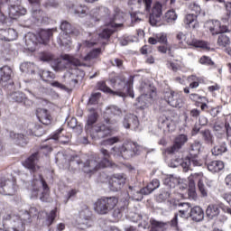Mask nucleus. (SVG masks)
Masks as SVG:
<instances>
[{"label": "nucleus", "instance_id": "obj_1", "mask_svg": "<svg viewBox=\"0 0 231 231\" xmlns=\"http://www.w3.org/2000/svg\"><path fill=\"white\" fill-rule=\"evenodd\" d=\"M62 60H56L55 65L52 66L55 71H60V69L71 68L69 72L65 74V79H69L66 80L67 84H69V88H75L77 84H79V80H82L85 77V73L77 68L78 66H86V64L81 63L80 60L75 58L69 54H64L62 56Z\"/></svg>", "mask_w": 231, "mask_h": 231}, {"label": "nucleus", "instance_id": "obj_2", "mask_svg": "<svg viewBox=\"0 0 231 231\" xmlns=\"http://www.w3.org/2000/svg\"><path fill=\"white\" fill-rule=\"evenodd\" d=\"M111 84H114L115 89L116 91H113L104 81H99L97 83V89L103 91V93H111L112 95H116V97H121L122 98H125L127 95L131 97V98H134V92L133 91V84L134 82V76H130L128 80L125 82V79L122 77H116L110 79Z\"/></svg>", "mask_w": 231, "mask_h": 231}, {"label": "nucleus", "instance_id": "obj_3", "mask_svg": "<svg viewBox=\"0 0 231 231\" xmlns=\"http://www.w3.org/2000/svg\"><path fill=\"white\" fill-rule=\"evenodd\" d=\"M100 152L103 156L102 160L99 155L94 154L91 155L85 163L79 160L78 155L71 156L69 161L70 163H77L83 172L90 174V172H95L98 171V169H104V167H109V165H111V162H109V152L106 148H101Z\"/></svg>", "mask_w": 231, "mask_h": 231}, {"label": "nucleus", "instance_id": "obj_4", "mask_svg": "<svg viewBox=\"0 0 231 231\" xmlns=\"http://www.w3.org/2000/svg\"><path fill=\"white\" fill-rule=\"evenodd\" d=\"M40 41L37 40V36L33 33H29L25 36V50L28 51H35L37 50V43L46 44L47 41H50L53 37L52 30H42L39 33Z\"/></svg>", "mask_w": 231, "mask_h": 231}, {"label": "nucleus", "instance_id": "obj_5", "mask_svg": "<svg viewBox=\"0 0 231 231\" xmlns=\"http://www.w3.org/2000/svg\"><path fill=\"white\" fill-rule=\"evenodd\" d=\"M32 187V198L40 196L41 201H46V199H48V196H50V189L41 174L34 176Z\"/></svg>", "mask_w": 231, "mask_h": 231}, {"label": "nucleus", "instance_id": "obj_6", "mask_svg": "<svg viewBox=\"0 0 231 231\" xmlns=\"http://www.w3.org/2000/svg\"><path fill=\"white\" fill-rule=\"evenodd\" d=\"M118 205V198L116 197H104L97 200L94 204V210L97 214L104 216L109 214L111 210Z\"/></svg>", "mask_w": 231, "mask_h": 231}, {"label": "nucleus", "instance_id": "obj_7", "mask_svg": "<svg viewBox=\"0 0 231 231\" xmlns=\"http://www.w3.org/2000/svg\"><path fill=\"white\" fill-rule=\"evenodd\" d=\"M112 150L114 151V156H122L125 160H129L138 154L140 146L136 143L126 142L121 147H114Z\"/></svg>", "mask_w": 231, "mask_h": 231}, {"label": "nucleus", "instance_id": "obj_8", "mask_svg": "<svg viewBox=\"0 0 231 231\" xmlns=\"http://www.w3.org/2000/svg\"><path fill=\"white\" fill-rule=\"evenodd\" d=\"M189 10L193 13L185 16L184 23L187 24L189 28L196 30V28H199V23H198V15L201 14V6H199L198 3L193 2L189 5Z\"/></svg>", "mask_w": 231, "mask_h": 231}, {"label": "nucleus", "instance_id": "obj_9", "mask_svg": "<svg viewBox=\"0 0 231 231\" xmlns=\"http://www.w3.org/2000/svg\"><path fill=\"white\" fill-rule=\"evenodd\" d=\"M76 223L80 230H86V228H89V226L93 225V221L91 220V211H89L88 207H85L83 210L79 211Z\"/></svg>", "mask_w": 231, "mask_h": 231}, {"label": "nucleus", "instance_id": "obj_10", "mask_svg": "<svg viewBox=\"0 0 231 231\" xmlns=\"http://www.w3.org/2000/svg\"><path fill=\"white\" fill-rule=\"evenodd\" d=\"M140 91L141 96L138 97V102L143 104V106L151 104L152 100V94H154V91L151 88V85L143 82L141 83Z\"/></svg>", "mask_w": 231, "mask_h": 231}, {"label": "nucleus", "instance_id": "obj_11", "mask_svg": "<svg viewBox=\"0 0 231 231\" xmlns=\"http://www.w3.org/2000/svg\"><path fill=\"white\" fill-rule=\"evenodd\" d=\"M162 15H163V6L160 2H156L150 13L149 23L152 26H157L162 21Z\"/></svg>", "mask_w": 231, "mask_h": 231}, {"label": "nucleus", "instance_id": "obj_12", "mask_svg": "<svg viewBox=\"0 0 231 231\" xmlns=\"http://www.w3.org/2000/svg\"><path fill=\"white\" fill-rule=\"evenodd\" d=\"M5 221H13V223H19V221H21L22 223H23V226L24 225L28 224V223H32V221H33V219L32 218L30 213L28 211H24L19 214V216H12L10 214L7 215H4L3 216V222L5 223Z\"/></svg>", "mask_w": 231, "mask_h": 231}, {"label": "nucleus", "instance_id": "obj_13", "mask_svg": "<svg viewBox=\"0 0 231 231\" xmlns=\"http://www.w3.org/2000/svg\"><path fill=\"white\" fill-rule=\"evenodd\" d=\"M164 99L171 107H182L183 106V96L180 93L175 91L166 92Z\"/></svg>", "mask_w": 231, "mask_h": 231}, {"label": "nucleus", "instance_id": "obj_14", "mask_svg": "<svg viewBox=\"0 0 231 231\" xmlns=\"http://www.w3.org/2000/svg\"><path fill=\"white\" fill-rule=\"evenodd\" d=\"M187 142H189V137L186 134L177 135L173 141V145L166 149L167 154H174V152H180Z\"/></svg>", "mask_w": 231, "mask_h": 231}, {"label": "nucleus", "instance_id": "obj_15", "mask_svg": "<svg viewBox=\"0 0 231 231\" xmlns=\"http://www.w3.org/2000/svg\"><path fill=\"white\" fill-rule=\"evenodd\" d=\"M207 26L212 35H220V33H226L228 32V27L221 25V22L217 20L208 22Z\"/></svg>", "mask_w": 231, "mask_h": 231}, {"label": "nucleus", "instance_id": "obj_16", "mask_svg": "<svg viewBox=\"0 0 231 231\" xmlns=\"http://www.w3.org/2000/svg\"><path fill=\"white\" fill-rule=\"evenodd\" d=\"M42 0H29L32 5L31 15L34 21L42 23L44 21V12L39 9Z\"/></svg>", "mask_w": 231, "mask_h": 231}, {"label": "nucleus", "instance_id": "obj_17", "mask_svg": "<svg viewBox=\"0 0 231 231\" xmlns=\"http://www.w3.org/2000/svg\"><path fill=\"white\" fill-rule=\"evenodd\" d=\"M125 185V177L124 175H115L109 180V189L113 192H118Z\"/></svg>", "mask_w": 231, "mask_h": 231}, {"label": "nucleus", "instance_id": "obj_18", "mask_svg": "<svg viewBox=\"0 0 231 231\" xmlns=\"http://www.w3.org/2000/svg\"><path fill=\"white\" fill-rule=\"evenodd\" d=\"M10 19H17L20 15L26 14V9L21 5H15L14 4H9L7 11L5 12Z\"/></svg>", "mask_w": 231, "mask_h": 231}, {"label": "nucleus", "instance_id": "obj_19", "mask_svg": "<svg viewBox=\"0 0 231 231\" xmlns=\"http://www.w3.org/2000/svg\"><path fill=\"white\" fill-rule=\"evenodd\" d=\"M138 125H140L138 116L133 114H127L125 116L123 119V127H125V129H134V131H136Z\"/></svg>", "mask_w": 231, "mask_h": 231}, {"label": "nucleus", "instance_id": "obj_20", "mask_svg": "<svg viewBox=\"0 0 231 231\" xmlns=\"http://www.w3.org/2000/svg\"><path fill=\"white\" fill-rule=\"evenodd\" d=\"M39 162V153L35 152L32 153L29 158H27L23 162V165L25 169H29L31 172H37L40 167L37 165Z\"/></svg>", "mask_w": 231, "mask_h": 231}, {"label": "nucleus", "instance_id": "obj_21", "mask_svg": "<svg viewBox=\"0 0 231 231\" xmlns=\"http://www.w3.org/2000/svg\"><path fill=\"white\" fill-rule=\"evenodd\" d=\"M190 165H192V161H190V158H176L171 160L170 163V167H172L175 169L176 167H182L184 172H189L190 171Z\"/></svg>", "mask_w": 231, "mask_h": 231}, {"label": "nucleus", "instance_id": "obj_22", "mask_svg": "<svg viewBox=\"0 0 231 231\" xmlns=\"http://www.w3.org/2000/svg\"><path fill=\"white\" fill-rule=\"evenodd\" d=\"M92 21H100L102 17H107L109 15V9L105 6H99L93 8L89 13Z\"/></svg>", "mask_w": 231, "mask_h": 231}, {"label": "nucleus", "instance_id": "obj_23", "mask_svg": "<svg viewBox=\"0 0 231 231\" xmlns=\"http://www.w3.org/2000/svg\"><path fill=\"white\" fill-rule=\"evenodd\" d=\"M12 77H14V70H12V68L8 66L0 68V84L2 86H6V84L12 80Z\"/></svg>", "mask_w": 231, "mask_h": 231}, {"label": "nucleus", "instance_id": "obj_24", "mask_svg": "<svg viewBox=\"0 0 231 231\" xmlns=\"http://www.w3.org/2000/svg\"><path fill=\"white\" fill-rule=\"evenodd\" d=\"M186 46H194V48L208 50V43L203 41L196 40L191 33H187Z\"/></svg>", "mask_w": 231, "mask_h": 231}, {"label": "nucleus", "instance_id": "obj_25", "mask_svg": "<svg viewBox=\"0 0 231 231\" xmlns=\"http://www.w3.org/2000/svg\"><path fill=\"white\" fill-rule=\"evenodd\" d=\"M15 189H14V182L10 180L2 181L0 183V194L4 196H14Z\"/></svg>", "mask_w": 231, "mask_h": 231}, {"label": "nucleus", "instance_id": "obj_26", "mask_svg": "<svg viewBox=\"0 0 231 231\" xmlns=\"http://www.w3.org/2000/svg\"><path fill=\"white\" fill-rule=\"evenodd\" d=\"M213 130L217 136H221L225 132L226 133L227 138L230 136L231 127L229 123L223 124L221 122H216Z\"/></svg>", "mask_w": 231, "mask_h": 231}, {"label": "nucleus", "instance_id": "obj_27", "mask_svg": "<svg viewBox=\"0 0 231 231\" xmlns=\"http://www.w3.org/2000/svg\"><path fill=\"white\" fill-rule=\"evenodd\" d=\"M17 39V32L14 29H2L0 30V40L7 41L8 42Z\"/></svg>", "mask_w": 231, "mask_h": 231}, {"label": "nucleus", "instance_id": "obj_28", "mask_svg": "<svg viewBox=\"0 0 231 231\" xmlns=\"http://www.w3.org/2000/svg\"><path fill=\"white\" fill-rule=\"evenodd\" d=\"M36 115L38 120L43 124V125H50V124H51V116L48 114V110L44 108H38Z\"/></svg>", "mask_w": 231, "mask_h": 231}, {"label": "nucleus", "instance_id": "obj_29", "mask_svg": "<svg viewBox=\"0 0 231 231\" xmlns=\"http://www.w3.org/2000/svg\"><path fill=\"white\" fill-rule=\"evenodd\" d=\"M189 217H191L193 221H203L205 217V212H203V209L199 206H195L190 208Z\"/></svg>", "mask_w": 231, "mask_h": 231}, {"label": "nucleus", "instance_id": "obj_30", "mask_svg": "<svg viewBox=\"0 0 231 231\" xmlns=\"http://www.w3.org/2000/svg\"><path fill=\"white\" fill-rule=\"evenodd\" d=\"M125 18V13L122 12L120 9H116L111 26L114 28H120Z\"/></svg>", "mask_w": 231, "mask_h": 231}, {"label": "nucleus", "instance_id": "obj_31", "mask_svg": "<svg viewBox=\"0 0 231 231\" xmlns=\"http://www.w3.org/2000/svg\"><path fill=\"white\" fill-rule=\"evenodd\" d=\"M179 216L180 217H183L184 219H189L190 217V209L192 208V206H190V203H179Z\"/></svg>", "mask_w": 231, "mask_h": 231}, {"label": "nucleus", "instance_id": "obj_32", "mask_svg": "<svg viewBox=\"0 0 231 231\" xmlns=\"http://www.w3.org/2000/svg\"><path fill=\"white\" fill-rule=\"evenodd\" d=\"M128 5L130 6H135V8H142V5H144L146 12H149L152 5V0H129Z\"/></svg>", "mask_w": 231, "mask_h": 231}, {"label": "nucleus", "instance_id": "obj_33", "mask_svg": "<svg viewBox=\"0 0 231 231\" xmlns=\"http://www.w3.org/2000/svg\"><path fill=\"white\" fill-rule=\"evenodd\" d=\"M58 44L66 50L71 48V34L60 33L58 37Z\"/></svg>", "mask_w": 231, "mask_h": 231}, {"label": "nucleus", "instance_id": "obj_34", "mask_svg": "<svg viewBox=\"0 0 231 231\" xmlns=\"http://www.w3.org/2000/svg\"><path fill=\"white\" fill-rule=\"evenodd\" d=\"M159 188L160 180H158V179H154L144 189H141V194H151V192H154V190Z\"/></svg>", "mask_w": 231, "mask_h": 231}, {"label": "nucleus", "instance_id": "obj_35", "mask_svg": "<svg viewBox=\"0 0 231 231\" xmlns=\"http://www.w3.org/2000/svg\"><path fill=\"white\" fill-rule=\"evenodd\" d=\"M223 169H225V163L221 161H212L208 163L209 172H219V171H223Z\"/></svg>", "mask_w": 231, "mask_h": 231}, {"label": "nucleus", "instance_id": "obj_36", "mask_svg": "<svg viewBox=\"0 0 231 231\" xmlns=\"http://www.w3.org/2000/svg\"><path fill=\"white\" fill-rule=\"evenodd\" d=\"M180 184V179L170 176L164 179V189H168V190H171V189H175L176 185Z\"/></svg>", "mask_w": 231, "mask_h": 231}, {"label": "nucleus", "instance_id": "obj_37", "mask_svg": "<svg viewBox=\"0 0 231 231\" xmlns=\"http://www.w3.org/2000/svg\"><path fill=\"white\" fill-rule=\"evenodd\" d=\"M230 37L231 33L230 31L227 29L226 32L220 33V35L218 36L217 43L219 44V46L226 47L230 45Z\"/></svg>", "mask_w": 231, "mask_h": 231}, {"label": "nucleus", "instance_id": "obj_38", "mask_svg": "<svg viewBox=\"0 0 231 231\" xmlns=\"http://www.w3.org/2000/svg\"><path fill=\"white\" fill-rule=\"evenodd\" d=\"M205 180V176L203 172L191 173L190 176L188 177L189 185L196 186V181L199 183V181H203Z\"/></svg>", "mask_w": 231, "mask_h": 231}, {"label": "nucleus", "instance_id": "obj_39", "mask_svg": "<svg viewBox=\"0 0 231 231\" xmlns=\"http://www.w3.org/2000/svg\"><path fill=\"white\" fill-rule=\"evenodd\" d=\"M72 10L79 17H85L88 14V6L82 5H72Z\"/></svg>", "mask_w": 231, "mask_h": 231}, {"label": "nucleus", "instance_id": "obj_40", "mask_svg": "<svg viewBox=\"0 0 231 231\" xmlns=\"http://www.w3.org/2000/svg\"><path fill=\"white\" fill-rule=\"evenodd\" d=\"M206 214L209 219H214L219 216V207L217 205H209L206 210Z\"/></svg>", "mask_w": 231, "mask_h": 231}, {"label": "nucleus", "instance_id": "obj_41", "mask_svg": "<svg viewBox=\"0 0 231 231\" xmlns=\"http://www.w3.org/2000/svg\"><path fill=\"white\" fill-rule=\"evenodd\" d=\"M171 196H172V191L169 189V188H163L157 197V201L159 203H163V201H167Z\"/></svg>", "mask_w": 231, "mask_h": 231}, {"label": "nucleus", "instance_id": "obj_42", "mask_svg": "<svg viewBox=\"0 0 231 231\" xmlns=\"http://www.w3.org/2000/svg\"><path fill=\"white\" fill-rule=\"evenodd\" d=\"M200 134H201L202 139L204 140L205 143H208V145L214 144V135H212V133L210 132V130H208V129L202 130L200 132Z\"/></svg>", "mask_w": 231, "mask_h": 231}, {"label": "nucleus", "instance_id": "obj_43", "mask_svg": "<svg viewBox=\"0 0 231 231\" xmlns=\"http://www.w3.org/2000/svg\"><path fill=\"white\" fill-rule=\"evenodd\" d=\"M61 32L60 33H63V35H73L75 32L73 31V27H71V23L69 22L64 21L60 24Z\"/></svg>", "mask_w": 231, "mask_h": 231}, {"label": "nucleus", "instance_id": "obj_44", "mask_svg": "<svg viewBox=\"0 0 231 231\" xmlns=\"http://www.w3.org/2000/svg\"><path fill=\"white\" fill-rule=\"evenodd\" d=\"M97 120H98V114L95 111L90 112L88 116L86 129H91L93 125L97 124Z\"/></svg>", "mask_w": 231, "mask_h": 231}, {"label": "nucleus", "instance_id": "obj_45", "mask_svg": "<svg viewBox=\"0 0 231 231\" xmlns=\"http://www.w3.org/2000/svg\"><path fill=\"white\" fill-rule=\"evenodd\" d=\"M150 223L152 225L150 231H160L162 228H165V226H167L166 223L158 221L156 219H151Z\"/></svg>", "mask_w": 231, "mask_h": 231}, {"label": "nucleus", "instance_id": "obj_46", "mask_svg": "<svg viewBox=\"0 0 231 231\" xmlns=\"http://www.w3.org/2000/svg\"><path fill=\"white\" fill-rule=\"evenodd\" d=\"M176 19H178V14H176V11L174 10L168 11L163 16V20L171 24H172Z\"/></svg>", "mask_w": 231, "mask_h": 231}, {"label": "nucleus", "instance_id": "obj_47", "mask_svg": "<svg viewBox=\"0 0 231 231\" xmlns=\"http://www.w3.org/2000/svg\"><path fill=\"white\" fill-rule=\"evenodd\" d=\"M106 114L114 115V116H120V115H122V109H120V107L117 106L111 105L106 107Z\"/></svg>", "mask_w": 231, "mask_h": 231}, {"label": "nucleus", "instance_id": "obj_48", "mask_svg": "<svg viewBox=\"0 0 231 231\" xmlns=\"http://www.w3.org/2000/svg\"><path fill=\"white\" fill-rule=\"evenodd\" d=\"M95 131H96V133H98L99 136H101L103 138V136H106V134H108L109 126H106L105 125H102V124H97L95 126Z\"/></svg>", "mask_w": 231, "mask_h": 231}, {"label": "nucleus", "instance_id": "obj_49", "mask_svg": "<svg viewBox=\"0 0 231 231\" xmlns=\"http://www.w3.org/2000/svg\"><path fill=\"white\" fill-rule=\"evenodd\" d=\"M62 131H64V129H58L52 135V140H58L60 143H68V142H69V137H66V140L62 139L60 136V133H62Z\"/></svg>", "mask_w": 231, "mask_h": 231}, {"label": "nucleus", "instance_id": "obj_50", "mask_svg": "<svg viewBox=\"0 0 231 231\" xmlns=\"http://www.w3.org/2000/svg\"><path fill=\"white\" fill-rule=\"evenodd\" d=\"M11 98L14 102H18V103L26 102V97H24V94L22 92H14L11 94Z\"/></svg>", "mask_w": 231, "mask_h": 231}, {"label": "nucleus", "instance_id": "obj_51", "mask_svg": "<svg viewBox=\"0 0 231 231\" xmlns=\"http://www.w3.org/2000/svg\"><path fill=\"white\" fill-rule=\"evenodd\" d=\"M100 55V49H96L90 51L88 54H87L83 60L88 62L89 60H93V59H97Z\"/></svg>", "mask_w": 231, "mask_h": 231}, {"label": "nucleus", "instance_id": "obj_52", "mask_svg": "<svg viewBox=\"0 0 231 231\" xmlns=\"http://www.w3.org/2000/svg\"><path fill=\"white\" fill-rule=\"evenodd\" d=\"M177 41H179V44H180L181 48H187V34L183 33L182 32H178Z\"/></svg>", "mask_w": 231, "mask_h": 231}, {"label": "nucleus", "instance_id": "obj_53", "mask_svg": "<svg viewBox=\"0 0 231 231\" xmlns=\"http://www.w3.org/2000/svg\"><path fill=\"white\" fill-rule=\"evenodd\" d=\"M189 80L191 82L189 84L190 89H196V88H199V81L201 80L199 78L192 75L189 77Z\"/></svg>", "mask_w": 231, "mask_h": 231}, {"label": "nucleus", "instance_id": "obj_54", "mask_svg": "<svg viewBox=\"0 0 231 231\" xmlns=\"http://www.w3.org/2000/svg\"><path fill=\"white\" fill-rule=\"evenodd\" d=\"M188 196L189 199L196 201L198 199V193H196V186L189 184Z\"/></svg>", "mask_w": 231, "mask_h": 231}, {"label": "nucleus", "instance_id": "obj_55", "mask_svg": "<svg viewBox=\"0 0 231 231\" xmlns=\"http://www.w3.org/2000/svg\"><path fill=\"white\" fill-rule=\"evenodd\" d=\"M211 152H212V154H214V156H219V154H223V152H226V146H225V145L215 146L211 150Z\"/></svg>", "mask_w": 231, "mask_h": 231}, {"label": "nucleus", "instance_id": "obj_56", "mask_svg": "<svg viewBox=\"0 0 231 231\" xmlns=\"http://www.w3.org/2000/svg\"><path fill=\"white\" fill-rule=\"evenodd\" d=\"M199 151H201V143L195 142L190 146V152L193 154V156H197V154H199Z\"/></svg>", "mask_w": 231, "mask_h": 231}, {"label": "nucleus", "instance_id": "obj_57", "mask_svg": "<svg viewBox=\"0 0 231 231\" xmlns=\"http://www.w3.org/2000/svg\"><path fill=\"white\" fill-rule=\"evenodd\" d=\"M113 34V29L105 28L103 29L102 32L98 34L99 39H109Z\"/></svg>", "mask_w": 231, "mask_h": 231}, {"label": "nucleus", "instance_id": "obj_58", "mask_svg": "<svg viewBox=\"0 0 231 231\" xmlns=\"http://www.w3.org/2000/svg\"><path fill=\"white\" fill-rule=\"evenodd\" d=\"M41 78L45 82H48V80H51V79H55V75L53 73H51V71L43 70L41 74Z\"/></svg>", "mask_w": 231, "mask_h": 231}, {"label": "nucleus", "instance_id": "obj_59", "mask_svg": "<svg viewBox=\"0 0 231 231\" xmlns=\"http://www.w3.org/2000/svg\"><path fill=\"white\" fill-rule=\"evenodd\" d=\"M28 93H30V95H32V97H34V98H42V88H33L32 90H28Z\"/></svg>", "mask_w": 231, "mask_h": 231}, {"label": "nucleus", "instance_id": "obj_60", "mask_svg": "<svg viewBox=\"0 0 231 231\" xmlns=\"http://www.w3.org/2000/svg\"><path fill=\"white\" fill-rule=\"evenodd\" d=\"M55 217H57V209H52L51 213L47 216L46 219V225L50 226L51 223L55 220Z\"/></svg>", "mask_w": 231, "mask_h": 231}, {"label": "nucleus", "instance_id": "obj_61", "mask_svg": "<svg viewBox=\"0 0 231 231\" xmlns=\"http://www.w3.org/2000/svg\"><path fill=\"white\" fill-rule=\"evenodd\" d=\"M14 223V227L9 228L8 231H24V224L21 220Z\"/></svg>", "mask_w": 231, "mask_h": 231}, {"label": "nucleus", "instance_id": "obj_62", "mask_svg": "<svg viewBox=\"0 0 231 231\" xmlns=\"http://www.w3.org/2000/svg\"><path fill=\"white\" fill-rule=\"evenodd\" d=\"M10 138L16 141V143H21L24 140L23 134H15V132L10 133Z\"/></svg>", "mask_w": 231, "mask_h": 231}, {"label": "nucleus", "instance_id": "obj_63", "mask_svg": "<svg viewBox=\"0 0 231 231\" xmlns=\"http://www.w3.org/2000/svg\"><path fill=\"white\" fill-rule=\"evenodd\" d=\"M134 217H136V220H133L135 223H139V226H143V228H147L148 222L147 220H143V217L141 215L135 214Z\"/></svg>", "mask_w": 231, "mask_h": 231}, {"label": "nucleus", "instance_id": "obj_64", "mask_svg": "<svg viewBox=\"0 0 231 231\" xmlns=\"http://www.w3.org/2000/svg\"><path fill=\"white\" fill-rule=\"evenodd\" d=\"M157 42H161V44H169L167 42V34L165 33H159L156 34Z\"/></svg>", "mask_w": 231, "mask_h": 231}]
</instances>
